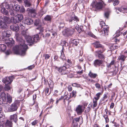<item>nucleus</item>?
I'll return each mask as SVG.
<instances>
[{
  "label": "nucleus",
  "instance_id": "obj_42",
  "mask_svg": "<svg viewBox=\"0 0 127 127\" xmlns=\"http://www.w3.org/2000/svg\"><path fill=\"white\" fill-rule=\"evenodd\" d=\"M21 27L22 28V31L21 32H26L28 30V29H25V27L24 26H23V25H22L21 24Z\"/></svg>",
  "mask_w": 127,
  "mask_h": 127
},
{
  "label": "nucleus",
  "instance_id": "obj_16",
  "mask_svg": "<svg viewBox=\"0 0 127 127\" xmlns=\"http://www.w3.org/2000/svg\"><path fill=\"white\" fill-rule=\"evenodd\" d=\"M10 119L11 120L13 121L15 123H16L17 120V115L15 114L10 116Z\"/></svg>",
  "mask_w": 127,
  "mask_h": 127
},
{
  "label": "nucleus",
  "instance_id": "obj_27",
  "mask_svg": "<svg viewBox=\"0 0 127 127\" xmlns=\"http://www.w3.org/2000/svg\"><path fill=\"white\" fill-rule=\"evenodd\" d=\"M6 46L3 44H0V51H4L6 49Z\"/></svg>",
  "mask_w": 127,
  "mask_h": 127
},
{
  "label": "nucleus",
  "instance_id": "obj_44",
  "mask_svg": "<svg viewBox=\"0 0 127 127\" xmlns=\"http://www.w3.org/2000/svg\"><path fill=\"white\" fill-rule=\"evenodd\" d=\"M36 29L39 30L40 32H43L44 31L43 28L41 26H40L39 27L37 28Z\"/></svg>",
  "mask_w": 127,
  "mask_h": 127
},
{
  "label": "nucleus",
  "instance_id": "obj_10",
  "mask_svg": "<svg viewBox=\"0 0 127 127\" xmlns=\"http://www.w3.org/2000/svg\"><path fill=\"white\" fill-rule=\"evenodd\" d=\"M10 29L13 31L17 32L19 30V27L17 25H13L10 26Z\"/></svg>",
  "mask_w": 127,
  "mask_h": 127
},
{
  "label": "nucleus",
  "instance_id": "obj_32",
  "mask_svg": "<svg viewBox=\"0 0 127 127\" xmlns=\"http://www.w3.org/2000/svg\"><path fill=\"white\" fill-rule=\"evenodd\" d=\"M27 41L28 42L33 43V42L32 38L30 36H28L27 39Z\"/></svg>",
  "mask_w": 127,
  "mask_h": 127
},
{
  "label": "nucleus",
  "instance_id": "obj_2",
  "mask_svg": "<svg viewBox=\"0 0 127 127\" xmlns=\"http://www.w3.org/2000/svg\"><path fill=\"white\" fill-rule=\"evenodd\" d=\"M106 4L102 0H95L93 1L90 5L91 8L92 9H95V10L102 9L103 6Z\"/></svg>",
  "mask_w": 127,
  "mask_h": 127
},
{
  "label": "nucleus",
  "instance_id": "obj_55",
  "mask_svg": "<svg viewBox=\"0 0 127 127\" xmlns=\"http://www.w3.org/2000/svg\"><path fill=\"white\" fill-rule=\"evenodd\" d=\"M120 32H116L114 35V37L116 38L119 36L120 34Z\"/></svg>",
  "mask_w": 127,
  "mask_h": 127
},
{
  "label": "nucleus",
  "instance_id": "obj_40",
  "mask_svg": "<svg viewBox=\"0 0 127 127\" xmlns=\"http://www.w3.org/2000/svg\"><path fill=\"white\" fill-rule=\"evenodd\" d=\"M101 95V93H99L96 95V97H95L94 98L95 100H98L100 97V95Z\"/></svg>",
  "mask_w": 127,
  "mask_h": 127
},
{
  "label": "nucleus",
  "instance_id": "obj_9",
  "mask_svg": "<svg viewBox=\"0 0 127 127\" xmlns=\"http://www.w3.org/2000/svg\"><path fill=\"white\" fill-rule=\"evenodd\" d=\"M23 18V16L21 14H19L16 15V21L14 22V23H16L20 22Z\"/></svg>",
  "mask_w": 127,
  "mask_h": 127
},
{
  "label": "nucleus",
  "instance_id": "obj_5",
  "mask_svg": "<svg viewBox=\"0 0 127 127\" xmlns=\"http://www.w3.org/2000/svg\"><path fill=\"white\" fill-rule=\"evenodd\" d=\"M105 50V49H104L102 50H97L95 52V55L97 56L98 58L101 60L104 61L105 58V57L102 53Z\"/></svg>",
  "mask_w": 127,
  "mask_h": 127
},
{
  "label": "nucleus",
  "instance_id": "obj_19",
  "mask_svg": "<svg viewBox=\"0 0 127 127\" xmlns=\"http://www.w3.org/2000/svg\"><path fill=\"white\" fill-rule=\"evenodd\" d=\"M116 9L120 12L121 11H124L125 13L127 12V7H124L123 6H122L121 8L119 7L117 8Z\"/></svg>",
  "mask_w": 127,
  "mask_h": 127
},
{
  "label": "nucleus",
  "instance_id": "obj_38",
  "mask_svg": "<svg viewBox=\"0 0 127 127\" xmlns=\"http://www.w3.org/2000/svg\"><path fill=\"white\" fill-rule=\"evenodd\" d=\"M12 123L11 121L7 120L5 124V125L6 126H8L9 127H11L12 126Z\"/></svg>",
  "mask_w": 127,
  "mask_h": 127
},
{
  "label": "nucleus",
  "instance_id": "obj_37",
  "mask_svg": "<svg viewBox=\"0 0 127 127\" xmlns=\"http://www.w3.org/2000/svg\"><path fill=\"white\" fill-rule=\"evenodd\" d=\"M48 84L49 87L50 88H52L53 87L54 84L52 80H50L48 82Z\"/></svg>",
  "mask_w": 127,
  "mask_h": 127
},
{
  "label": "nucleus",
  "instance_id": "obj_6",
  "mask_svg": "<svg viewBox=\"0 0 127 127\" xmlns=\"http://www.w3.org/2000/svg\"><path fill=\"white\" fill-rule=\"evenodd\" d=\"M68 68L66 66H63L59 68L58 71L61 74L65 75L68 74L69 72L67 70Z\"/></svg>",
  "mask_w": 127,
  "mask_h": 127
},
{
  "label": "nucleus",
  "instance_id": "obj_54",
  "mask_svg": "<svg viewBox=\"0 0 127 127\" xmlns=\"http://www.w3.org/2000/svg\"><path fill=\"white\" fill-rule=\"evenodd\" d=\"M97 100H94L93 101V107H96L97 106Z\"/></svg>",
  "mask_w": 127,
  "mask_h": 127
},
{
  "label": "nucleus",
  "instance_id": "obj_62",
  "mask_svg": "<svg viewBox=\"0 0 127 127\" xmlns=\"http://www.w3.org/2000/svg\"><path fill=\"white\" fill-rule=\"evenodd\" d=\"M95 86L96 88L97 89H99L100 88V85L98 83L96 84H95Z\"/></svg>",
  "mask_w": 127,
  "mask_h": 127
},
{
  "label": "nucleus",
  "instance_id": "obj_61",
  "mask_svg": "<svg viewBox=\"0 0 127 127\" xmlns=\"http://www.w3.org/2000/svg\"><path fill=\"white\" fill-rule=\"evenodd\" d=\"M37 122L38 121L37 120H35L32 123V125L34 126L35 125L37 124Z\"/></svg>",
  "mask_w": 127,
  "mask_h": 127
},
{
  "label": "nucleus",
  "instance_id": "obj_29",
  "mask_svg": "<svg viewBox=\"0 0 127 127\" xmlns=\"http://www.w3.org/2000/svg\"><path fill=\"white\" fill-rule=\"evenodd\" d=\"M24 3L27 7H30L32 5L31 3L28 0H25L24 1Z\"/></svg>",
  "mask_w": 127,
  "mask_h": 127
},
{
  "label": "nucleus",
  "instance_id": "obj_57",
  "mask_svg": "<svg viewBox=\"0 0 127 127\" xmlns=\"http://www.w3.org/2000/svg\"><path fill=\"white\" fill-rule=\"evenodd\" d=\"M63 99L64 100H64H68V96L67 95V94H66L65 95L64 94V95L63 96Z\"/></svg>",
  "mask_w": 127,
  "mask_h": 127
},
{
  "label": "nucleus",
  "instance_id": "obj_23",
  "mask_svg": "<svg viewBox=\"0 0 127 127\" xmlns=\"http://www.w3.org/2000/svg\"><path fill=\"white\" fill-rule=\"evenodd\" d=\"M1 13L4 14L8 15V12L7 10L5 8H1Z\"/></svg>",
  "mask_w": 127,
  "mask_h": 127
},
{
  "label": "nucleus",
  "instance_id": "obj_46",
  "mask_svg": "<svg viewBox=\"0 0 127 127\" xmlns=\"http://www.w3.org/2000/svg\"><path fill=\"white\" fill-rule=\"evenodd\" d=\"M108 94L107 93H105L103 97V98L102 99V100L103 101L104 100L106 99L108 97L107 96Z\"/></svg>",
  "mask_w": 127,
  "mask_h": 127
},
{
  "label": "nucleus",
  "instance_id": "obj_4",
  "mask_svg": "<svg viewBox=\"0 0 127 127\" xmlns=\"http://www.w3.org/2000/svg\"><path fill=\"white\" fill-rule=\"evenodd\" d=\"M68 16V18L67 21L69 22L70 24H72L73 23H75L79 21V19L73 13Z\"/></svg>",
  "mask_w": 127,
  "mask_h": 127
},
{
  "label": "nucleus",
  "instance_id": "obj_59",
  "mask_svg": "<svg viewBox=\"0 0 127 127\" xmlns=\"http://www.w3.org/2000/svg\"><path fill=\"white\" fill-rule=\"evenodd\" d=\"M113 47L114 49H117L118 47H119L117 44H113Z\"/></svg>",
  "mask_w": 127,
  "mask_h": 127
},
{
  "label": "nucleus",
  "instance_id": "obj_52",
  "mask_svg": "<svg viewBox=\"0 0 127 127\" xmlns=\"http://www.w3.org/2000/svg\"><path fill=\"white\" fill-rule=\"evenodd\" d=\"M9 12L10 13V14L12 16H14L15 14H14V12L13 10L11 9L10 10Z\"/></svg>",
  "mask_w": 127,
  "mask_h": 127
},
{
  "label": "nucleus",
  "instance_id": "obj_1",
  "mask_svg": "<svg viewBox=\"0 0 127 127\" xmlns=\"http://www.w3.org/2000/svg\"><path fill=\"white\" fill-rule=\"evenodd\" d=\"M20 41L22 43L20 44L19 45L15 46L13 48V50L16 54L24 56L25 55L26 51L28 48V46L25 43V41L23 39H21Z\"/></svg>",
  "mask_w": 127,
  "mask_h": 127
},
{
  "label": "nucleus",
  "instance_id": "obj_13",
  "mask_svg": "<svg viewBox=\"0 0 127 127\" xmlns=\"http://www.w3.org/2000/svg\"><path fill=\"white\" fill-rule=\"evenodd\" d=\"M94 47L95 48H101L102 50L105 49L104 47L100 44L97 41L94 44Z\"/></svg>",
  "mask_w": 127,
  "mask_h": 127
},
{
  "label": "nucleus",
  "instance_id": "obj_35",
  "mask_svg": "<svg viewBox=\"0 0 127 127\" xmlns=\"http://www.w3.org/2000/svg\"><path fill=\"white\" fill-rule=\"evenodd\" d=\"M79 40L78 39H74L72 40V43L74 45L77 46L79 43Z\"/></svg>",
  "mask_w": 127,
  "mask_h": 127
},
{
  "label": "nucleus",
  "instance_id": "obj_28",
  "mask_svg": "<svg viewBox=\"0 0 127 127\" xmlns=\"http://www.w3.org/2000/svg\"><path fill=\"white\" fill-rule=\"evenodd\" d=\"M63 35L65 37H68L72 35L73 33L72 32H62Z\"/></svg>",
  "mask_w": 127,
  "mask_h": 127
},
{
  "label": "nucleus",
  "instance_id": "obj_41",
  "mask_svg": "<svg viewBox=\"0 0 127 127\" xmlns=\"http://www.w3.org/2000/svg\"><path fill=\"white\" fill-rule=\"evenodd\" d=\"M113 5L114 6H115L118 5L120 2V1L118 0H114Z\"/></svg>",
  "mask_w": 127,
  "mask_h": 127
},
{
  "label": "nucleus",
  "instance_id": "obj_45",
  "mask_svg": "<svg viewBox=\"0 0 127 127\" xmlns=\"http://www.w3.org/2000/svg\"><path fill=\"white\" fill-rule=\"evenodd\" d=\"M100 25L101 28L103 27H104L106 25L105 23L103 21H101L100 23Z\"/></svg>",
  "mask_w": 127,
  "mask_h": 127
},
{
  "label": "nucleus",
  "instance_id": "obj_51",
  "mask_svg": "<svg viewBox=\"0 0 127 127\" xmlns=\"http://www.w3.org/2000/svg\"><path fill=\"white\" fill-rule=\"evenodd\" d=\"M72 97H75L76 96V91L73 90L72 92Z\"/></svg>",
  "mask_w": 127,
  "mask_h": 127
},
{
  "label": "nucleus",
  "instance_id": "obj_60",
  "mask_svg": "<svg viewBox=\"0 0 127 127\" xmlns=\"http://www.w3.org/2000/svg\"><path fill=\"white\" fill-rule=\"evenodd\" d=\"M34 67H35L34 65H31L29 66L28 67V68L29 69L31 70V69H32Z\"/></svg>",
  "mask_w": 127,
  "mask_h": 127
},
{
  "label": "nucleus",
  "instance_id": "obj_56",
  "mask_svg": "<svg viewBox=\"0 0 127 127\" xmlns=\"http://www.w3.org/2000/svg\"><path fill=\"white\" fill-rule=\"evenodd\" d=\"M50 56V55H49L47 54H45V59L47 60L49 59Z\"/></svg>",
  "mask_w": 127,
  "mask_h": 127
},
{
  "label": "nucleus",
  "instance_id": "obj_36",
  "mask_svg": "<svg viewBox=\"0 0 127 127\" xmlns=\"http://www.w3.org/2000/svg\"><path fill=\"white\" fill-rule=\"evenodd\" d=\"M102 29V31L104 32H107L109 31V27L108 25L105 26Z\"/></svg>",
  "mask_w": 127,
  "mask_h": 127
},
{
  "label": "nucleus",
  "instance_id": "obj_49",
  "mask_svg": "<svg viewBox=\"0 0 127 127\" xmlns=\"http://www.w3.org/2000/svg\"><path fill=\"white\" fill-rule=\"evenodd\" d=\"M87 34H88L90 36L94 38H95V36L92 33V32H87Z\"/></svg>",
  "mask_w": 127,
  "mask_h": 127
},
{
  "label": "nucleus",
  "instance_id": "obj_47",
  "mask_svg": "<svg viewBox=\"0 0 127 127\" xmlns=\"http://www.w3.org/2000/svg\"><path fill=\"white\" fill-rule=\"evenodd\" d=\"M72 86L74 87H80V85L79 84L76 83H74L72 84Z\"/></svg>",
  "mask_w": 127,
  "mask_h": 127
},
{
  "label": "nucleus",
  "instance_id": "obj_18",
  "mask_svg": "<svg viewBox=\"0 0 127 127\" xmlns=\"http://www.w3.org/2000/svg\"><path fill=\"white\" fill-rule=\"evenodd\" d=\"M29 13L31 14H33L35 16L37 14V12L36 9H35L32 8L29 9L28 10Z\"/></svg>",
  "mask_w": 127,
  "mask_h": 127
},
{
  "label": "nucleus",
  "instance_id": "obj_53",
  "mask_svg": "<svg viewBox=\"0 0 127 127\" xmlns=\"http://www.w3.org/2000/svg\"><path fill=\"white\" fill-rule=\"evenodd\" d=\"M39 23V20L38 19H36L35 20L34 24L35 25L37 26L38 25Z\"/></svg>",
  "mask_w": 127,
  "mask_h": 127
},
{
  "label": "nucleus",
  "instance_id": "obj_8",
  "mask_svg": "<svg viewBox=\"0 0 127 127\" xmlns=\"http://www.w3.org/2000/svg\"><path fill=\"white\" fill-rule=\"evenodd\" d=\"M126 57L123 55L119 56L118 58V60L121 61V65L122 67V69H123L124 66L122 67V65L124 64V61L125 60Z\"/></svg>",
  "mask_w": 127,
  "mask_h": 127
},
{
  "label": "nucleus",
  "instance_id": "obj_63",
  "mask_svg": "<svg viewBox=\"0 0 127 127\" xmlns=\"http://www.w3.org/2000/svg\"><path fill=\"white\" fill-rule=\"evenodd\" d=\"M49 89L48 88H46L45 89V93L46 94H48V95L50 94V93H49Z\"/></svg>",
  "mask_w": 127,
  "mask_h": 127
},
{
  "label": "nucleus",
  "instance_id": "obj_24",
  "mask_svg": "<svg viewBox=\"0 0 127 127\" xmlns=\"http://www.w3.org/2000/svg\"><path fill=\"white\" fill-rule=\"evenodd\" d=\"M12 7L14 10L17 11H19L20 9V6L17 4H14Z\"/></svg>",
  "mask_w": 127,
  "mask_h": 127
},
{
  "label": "nucleus",
  "instance_id": "obj_7",
  "mask_svg": "<svg viewBox=\"0 0 127 127\" xmlns=\"http://www.w3.org/2000/svg\"><path fill=\"white\" fill-rule=\"evenodd\" d=\"M13 77H7L3 79L2 81L6 85L8 83H10L12 81Z\"/></svg>",
  "mask_w": 127,
  "mask_h": 127
},
{
  "label": "nucleus",
  "instance_id": "obj_31",
  "mask_svg": "<svg viewBox=\"0 0 127 127\" xmlns=\"http://www.w3.org/2000/svg\"><path fill=\"white\" fill-rule=\"evenodd\" d=\"M88 75L91 77L93 78H95L97 76V74L93 73L91 71L90 72Z\"/></svg>",
  "mask_w": 127,
  "mask_h": 127
},
{
  "label": "nucleus",
  "instance_id": "obj_14",
  "mask_svg": "<svg viewBox=\"0 0 127 127\" xmlns=\"http://www.w3.org/2000/svg\"><path fill=\"white\" fill-rule=\"evenodd\" d=\"M33 20L29 18H27L25 21V23L28 25L32 24L33 23Z\"/></svg>",
  "mask_w": 127,
  "mask_h": 127
},
{
  "label": "nucleus",
  "instance_id": "obj_43",
  "mask_svg": "<svg viewBox=\"0 0 127 127\" xmlns=\"http://www.w3.org/2000/svg\"><path fill=\"white\" fill-rule=\"evenodd\" d=\"M115 61L113 60L107 66L109 68H110L112 65H113L115 64Z\"/></svg>",
  "mask_w": 127,
  "mask_h": 127
},
{
  "label": "nucleus",
  "instance_id": "obj_3",
  "mask_svg": "<svg viewBox=\"0 0 127 127\" xmlns=\"http://www.w3.org/2000/svg\"><path fill=\"white\" fill-rule=\"evenodd\" d=\"M21 100H16L11 105L9 106L8 108V111L9 112H12L16 111L19 106Z\"/></svg>",
  "mask_w": 127,
  "mask_h": 127
},
{
  "label": "nucleus",
  "instance_id": "obj_17",
  "mask_svg": "<svg viewBox=\"0 0 127 127\" xmlns=\"http://www.w3.org/2000/svg\"><path fill=\"white\" fill-rule=\"evenodd\" d=\"M0 97L3 102H5L6 100V94L4 92L1 93Z\"/></svg>",
  "mask_w": 127,
  "mask_h": 127
},
{
  "label": "nucleus",
  "instance_id": "obj_25",
  "mask_svg": "<svg viewBox=\"0 0 127 127\" xmlns=\"http://www.w3.org/2000/svg\"><path fill=\"white\" fill-rule=\"evenodd\" d=\"M63 47V49L61 51V56H60V58L62 59L63 60H65V57L64 54V53Z\"/></svg>",
  "mask_w": 127,
  "mask_h": 127
},
{
  "label": "nucleus",
  "instance_id": "obj_20",
  "mask_svg": "<svg viewBox=\"0 0 127 127\" xmlns=\"http://www.w3.org/2000/svg\"><path fill=\"white\" fill-rule=\"evenodd\" d=\"M2 35L3 38L4 37H8L10 36L11 34L9 32H2Z\"/></svg>",
  "mask_w": 127,
  "mask_h": 127
},
{
  "label": "nucleus",
  "instance_id": "obj_48",
  "mask_svg": "<svg viewBox=\"0 0 127 127\" xmlns=\"http://www.w3.org/2000/svg\"><path fill=\"white\" fill-rule=\"evenodd\" d=\"M15 37L16 38L17 40H19V38H20L19 35L18 34V32H16L15 34Z\"/></svg>",
  "mask_w": 127,
  "mask_h": 127
},
{
  "label": "nucleus",
  "instance_id": "obj_34",
  "mask_svg": "<svg viewBox=\"0 0 127 127\" xmlns=\"http://www.w3.org/2000/svg\"><path fill=\"white\" fill-rule=\"evenodd\" d=\"M1 8H5V9L6 8L7 9L10 8V6L7 3H5L3 4L2 6H1Z\"/></svg>",
  "mask_w": 127,
  "mask_h": 127
},
{
  "label": "nucleus",
  "instance_id": "obj_33",
  "mask_svg": "<svg viewBox=\"0 0 127 127\" xmlns=\"http://www.w3.org/2000/svg\"><path fill=\"white\" fill-rule=\"evenodd\" d=\"M10 19L9 18L7 17H3V21L7 24L10 22Z\"/></svg>",
  "mask_w": 127,
  "mask_h": 127
},
{
  "label": "nucleus",
  "instance_id": "obj_12",
  "mask_svg": "<svg viewBox=\"0 0 127 127\" xmlns=\"http://www.w3.org/2000/svg\"><path fill=\"white\" fill-rule=\"evenodd\" d=\"M82 105H78L76 109V111L78 114H80L83 111V110L82 109L83 107Z\"/></svg>",
  "mask_w": 127,
  "mask_h": 127
},
{
  "label": "nucleus",
  "instance_id": "obj_58",
  "mask_svg": "<svg viewBox=\"0 0 127 127\" xmlns=\"http://www.w3.org/2000/svg\"><path fill=\"white\" fill-rule=\"evenodd\" d=\"M19 10L20 11L21 13H23L25 11V9L23 7H22Z\"/></svg>",
  "mask_w": 127,
  "mask_h": 127
},
{
  "label": "nucleus",
  "instance_id": "obj_26",
  "mask_svg": "<svg viewBox=\"0 0 127 127\" xmlns=\"http://www.w3.org/2000/svg\"><path fill=\"white\" fill-rule=\"evenodd\" d=\"M52 17L50 15H46L44 18L45 21H51Z\"/></svg>",
  "mask_w": 127,
  "mask_h": 127
},
{
  "label": "nucleus",
  "instance_id": "obj_50",
  "mask_svg": "<svg viewBox=\"0 0 127 127\" xmlns=\"http://www.w3.org/2000/svg\"><path fill=\"white\" fill-rule=\"evenodd\" d=\"M103 117L105 120L106 122L107 123L108 122H109V120L107 115H104L103 116Z\"/></svg>",
  "mask_w": 127,
  "mask_h": 127
},
{
  "label": "nucleus",
  "instance_id": "obj_39",
  "mask_svg": "<svg viewBox=\"0 0 127 127\" xmlns=\"http://www.w3.org/2000/svg\"><path fill=\"white\" fill-rule=\"evenodd\" d=\"M110 12L109 10H108L107 11H105L104 14V16L105 17L108 18Z\"/></svg>",
  "mask_w": 127,
  "mask_h": 127
},
{
  "label": "nucleus",
  "instance_id": "obj_21",
  "mask_svg": "<svg viewBox=\"0 0 127 127\" xmlns=\"http://www.w3.org/2000/svg\"><path fill=\"white\" fill-rule=\"evenodd\" d=\"M7 99L5 101L6 102L10 103L12 101V97L9 95L7 94Z\"/></svg>",
  "mask_w": 127,
  "mask_h": 127
},
{
  "label": "nucleus",
  "instance_id": "obj_15",
  "mask_svg": "<svg viewBox=\"0 0 127 127\" xmlns=\"http://www.w3.org/2000/svg\"><path fill=\"white\" fill-rule=\"evenodd\" d=\"M83 28V27L82 26H80L78 24L76 25L75 28V29L78 32H83L84 31Z\"/></svg>",
  "mask_w": 127,
  "mask_h": 127
},
{
  "label": "nucleus",
  "instance_id": "obj_22",
  "mask_svg": "<svg viewBox=\"0 0 127 127\" xmlns=\"http://www.w3.org/2000/svg\"><path fill=\"white\" fill-rule=\"evenodd\" d=\"M7 24L5 23L3 21H2L0 22V26L3 29H6L7 28Z\"/></svg>",
  "mask_w": 127,
  "mask_h": 127
},
{
  "label": "nucleus",
  "instance_id": "obj_11",
  "mask_svg": "<svg viewBox=\"0 0 127 127\" xmlns=\"http://www.w3.org/2000/svg\"><path fill=\"white\" fill-rule=\"evenodd\" d=\"M103 63L102 60H95L94 62V65L95 67L99 66L101 65Z\"/></svg>",
  "mask_w": 127,
  "mask_h": 127
},
{
  "label": "nucleus",
  "instance_id": "obj_64",
  "mask_svg": "<svg viewBox=\"0 0 127 127\" xmlns=\"http://www.w3.org/2000/svg\"><path fill=\"white\" fill-rule=\"evenodd\" d=\"M70 31V30L69 28L66 27L65 28L64 32H69Z\"/></svg>",
  "mask_w": 127,
  "mask_h": 127
},
{
  "label": "nucleus",
  "instance_id": "obj_30",
  "mask_svg": "<svg viewBox=\"0 0 127 127\" xmlns=\"http://www.w3.org/2000/svg\"><path fill=\"white\" fill-rule=\"evenodd\" d=\"M33 38V43L34 42H37L39 39V36L38 34L34 35Z\"/></svg>",
  "mask_w": 127,
  "mask_h": 127
}]
</instances>
